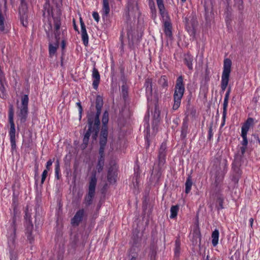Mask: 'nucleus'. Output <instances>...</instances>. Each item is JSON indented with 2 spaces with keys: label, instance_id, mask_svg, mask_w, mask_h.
I'll list each match as a JSON object with an SVG mask.
<instances>
[{
  "label": "nucleus",
  "instance_id": "1",
  "mask_svg": "<svg viewBox=\"0 0 260 260\" xmlns=\"http://www.w3.org/2000/svg\"><path fill=\"white\" fill-rule=\"evenodd\" d=\"M185 91L183 84V78L182 76L178 77L175 87V91L173 95L174 104L172 109L177 110L180 106L181 101Z\"/></svg>",
  "mask_w": 260,
  "mask_h": 260
},
{
  "label": "nucleus",
  "instance_id": "2",
  "mask_svg": "<svg viewBox=\"0 0 260 260\" xmlns=\"http://www.w3.org/2000/svg\"><path fill=\"white\" fill-rule=\"evenodd\" d=\"M156 3L160 14L164 21V27L165 35L167 37L171 38L172 37V25L170 21L168 20L169 17L165 10L163 0H156Z\"/></svg>",
  "mask_w": 260,
  "mask_h": 260
},
{
  "label": "nucleus",
  "instance_id": "3",
  "mask_svg": "<svg viewBox=\"0 0 260 260\" xmlns=\"http://www.w3.org/2000/svg\"><path fill=\"white\" fill-rule=\"evenodd\" d=\"M14 109L12 105H10L9 109L8 120L10 124V128L9 132L10 136V143L11 146V150H14L16 147V129L15 124L13 120L14 117Z\"/></svg>",
  "mask_w": 260,
  "mask_h": 260
},
{
  "label": "nucleus",
  "instance_id": "4",
  "mask_svg": "<svg viewBox=\"0 0 260 260\" xmlns=\"http://www.w3.org/2000/svg\"><path fill=\"white\" fill-rule=\"evenodd\" d=\"M95 107L96 109V113L94 114V112H91L87 115V121L90 123H93L95 125L100 124V121L99 117L101 113L102 108L103 106V101L102 98L98 95L95 101Z\"/></svg>",
  "mask_w": 260,
  "mask_h": 260
},
{
  "label": "nucleus",
  "instance_id": "5",
  "mask_svg": "<svg viewBox=\"0 0 260 260\" xmlns=\"http://www.w3.org/2000/svg\"><path fill=\"white\" fill-rule=\"evenodd\" d=\"M231 66L232 61L230 59L226 58L224 60L223 70L221 81V89L222 92L225 90L229 83Z\"/></svg>",
  "mask_w": 260,
  "mask_h": 260
},
{
  "label": "nucleus",
  "instance_id": "6",
  "mask_svg": "<svg viewBox=\"0 0 260 260\" xmlns=\"http://www.w3.org/2000/svg\"><path fill=\"white\" fill-rule=\"evenodd\" d=\"M87 124L88 128L84 136L83 143L81 144V148L82 149H84L87 147L91 133H94L92 136V138L93 139H96L99 132V125H95L93 123H90L89 121H88Z\"/></svg>",
  "mask_w": 260,
  "mask_h": 260
},
{
  "label": "nucleus",
  "instance_id": "7",
  "mask_svg": "<svg viewBox=\"0 0 260 260\" xmlns=\"http://www.w3.org/2000/svg\"><path fill=\"white\" fill-rule=\"evenodd\" d=\"M96 182L97 179L96 178V173L93 172L92 174V176L89 181L88 193L84 199V203L87 206L90 205L92 203V199L95 195Z\"/></svg>",
  "mask_w": 260,
  "mask_h": 260
},
{
  "label": "nucleus",
  "instance_id": "8",
  "mask_svg": "<svg viewBox=\"0 0 260 260\" xmlns=\"http://www.w3.org/2000/svg\"><path fill=\"white\" fill-rule=\"evenodd\" d=\"M21 104L19 107L20 111L18 114L20 122L23 123L25 122L28 115V105L29 98L27 94H25L21 97Z\"/></svg>",
  "mask_w": 260,
  "mask_h": 260
},
{
  "label": "nucleus",
  "instance_id": "9",
  "mask_svg": "<svg viewBox=\"0 0 260 260\" xmlns=\"http://www.w3.org/2000/svg\"><path fill=\"white\" fill-rule=\"evenodd\" d=\"M21 5L19 8V14L20 16V20L22 25L26 27L28 22L27 21V6L26 3V0H20Z\"/></svg>",
  "mask_w": 260,
  "mask_h": 260
},
{
  "label": "nucleus",
  "instance_id": "10",
  "mask_svg": "<svg viewBox=\"0 0 260 260\" xmlns=\"http://www.w3.org/2000/svg\"><path fill=\"white\" fill-rule=\"evenodd\" d=\"M186 28L190 36L196 34V28L198 25V21L196 18L192 17L191 19L185 18Z\"/></svg>",
  "mask_w": 260,
  "mask_h": 260
},
{
  "label": "nucleus",
  "instance_id": "11",
  "mask_svg": "<svg viewBox=\"0 0 260 260\" xmlns=\"http://www.w3.org/2000/svg\"><path fill=\"white\" fill-rule=\"evenodd\" d=\"M127 15L128 16H135L139 14V8L137 2L135 0H127Z\"/></svg>",
  "mask_w": 260,
  "mask_h": 260
},
{
  "label": "nucleus",
  "instance_id": "12",
  "mask_svg": "<svg viewBox=\"0 0 260 260\" xmlns=\"http://www.w3.org/2000/svg\"><path fill=\"white\" fill-rule=\"evenodd\" d=\"M240 161L238 159H234V162L232 165V169L234 172L236 174V177L234 179V181L237 183L238 181V178L241 174V171L240 169Z\"/></svg>",
  "mask_w": 260,
  "mask_h": 260
},
{
  "label": "nucleus",
  "instance_id": "13",
  "mask_svg": "<svg viewBox=\"0 0 260 260\" xmlns=\"http://www.w3.org/2000/svg\"><path fill=\"white\" fill-rule=\"evenodd\" d=\"M84 211L81 209L78 211L71 220V223L74 226H77L82 221L84 215Z\"/></svg>",
  "mask_w": 260,
  "mask_h": 260
},
{
  "label": "nucleus",
  "instance_id": "14",
  "mask_svg": "<svg viewBox=\"0 0 260 260\" xmlns=\"http://www.w3.org/2000/svg\"><path fill=\"white\" fill-rule=\"evenodd\" d=\"M80 25L82 40L83 41V44L85 46H87L88 44V36L86 31L85 25L84 22L82 20L81 18H80Z\"/></svg>",
  "mask_w": 260,
  "mask_h": 260
},
{
  "label": "nucleus",
  "instance_id": "15",
  "mask_svg": "<svg viewBox=\"0 0 260 260\" xmlns=\"http://www.w3.org/2000/svg\"><path fill=\"white\" fill-rule=\"evenodd\" d=\"M188 119L186 117L183 119L181 129V138L185 139L188 133Z\"/></svg>",
  "mask_w": 260,
  "mask_h": 260
},
{
  "label": "nucleus",
  "instance_id": "16",
  "mask_svg": "<svg viewBox=\"0 0 260 260\" xmlns=\"http://www.w3.org/2000/svg\"><path fill=\"white\" fill-rule=\"evenodd\" d=\"M92 76L93 79V87L94 89H97L100 81V75L99 71L95 68L93 69Z\"/></svg>",
  "mask_w": 260,
  "mask_h": 260
},
{
  "label": "nucleus",
  "instance_id": "17",
  "mask_svg": "<svg viewBox=\"0 0 260 260\" xmlns=\"http://www.w3.org/2000/svg\"><path fill=\"white\" fill-rule=\"evenodd\" d=\"M253 124V119L252 118H248L244 123L241 128L242 134H247L248 131L250 127Z\"/></svg>",
  "mask_w": 260,
  "mask_h": 260
},
{
  "label": "nucleus",
  "instance_id": "18",
  "mask_svg": "<svg viewBox=\"0 0 260 260\" xmlns=\"http://www.w3.org/2000/svg\"><path fill=\"white\" fill-rule=\"evenodd\" d=\"M30 216L28 217L27 225L26 228V234L28 240L30 243L34 241L33 237L31 236V232L33 229V225L29 219Z\"/></svg>",
  "mask_w": 260,
  "mask_h": 260
},
{
  "label": "nucleus",
  "instance_id": "19",
  "mask_svg": "<svg viewBox=\"0 0 260 260\" xmlns=\"http://www.w3.org/2000/svg\"><path fill=\"white\" fill-rule=\"evenodd\" d=\"M167 149V145L165 143H162L160 147L159 150L158 158L159 161L163 162L165 159L166 151Z\"/></svg>",
  "mask_w": 260,
  "mask_h": 260
},
{
  "label": "nucleus",
  "instance_id": "20",
  "mask_svg": "<svg viewBox=\"0 0 260 260\" xmlns=\"http://www.w3.org/2000/svg\"><path fill=\"white\" fill-rule=\"evenodd\" d=\"M110 7L108 0H103V8H102V14L103 17H107L110 13Z\"/></svg>",
  "mask_w": 260,
  "mask_h": 260
},
{
  "label": "nucleus",
  "instance_id": "21",
  "mask_svg": "<svg viewBox=\"0 0 260 260\" xmlns=\"http://www.w3.org/2000/svg\"><path fill=\"white\" fill-rule=\"evenodd\" d=\"M193 60V56L189 54H186L184 55V61L186 65L187 66L188 68L192 70L193 69L192 67V61Z\"/></svg>",
  "mask_w": 260,
  "mask_h": 260
},
{
  "label": "nucleus",
  "instance_id": "22",
  "mask_svg": "<svg viewBox=\"0 0 260 260\" xmlns=\"http://www.w3.org/2000/svg\"><path fill=\"white\" fill-rule=\"evenodd\" d=\"M54 28H55V37L56 40H58V39H59V32H58L59 29H60L61 23L59 20L58 19H54Z\"/></svg>",
  "mask_w": 260,
  "mask_h": 260
},
{
  "label": "nucleus",
  "instance_id": "23",
  "mask_svg": "<svg viewBox=\"0 0 260 260\" xmlns=\"http://www.w3.org/2000/svg\"><path fill=\"white\" fill-rule=\"evenodd\" d=\"M105 154H100L98 162L96 166V170L99 173H100L103 169L105 161Z\"/></svg>",
  "mask_w": 260,
  "mask_h": 260
},
{
  "label": "nucleus",
  "instance_id": "24",
  "mask_svg": "<svg viewBox=\"0 0 260 260\" xmlns=\"http://www.w3.org/2000/svg\"><path fill=\"white\" fill-rule=\"evenodd\" d=\"M219 234V231L217 229H215L212 233V244L214 247L218 244Z\"/></svg>",
  "mask_w": 260,
  "mask_h": 260
},
{
  "label": "nucleus",
  "instance_id": "25",
  "mask_svg": "<svg viewBox=\"0 0 260 260\" xmlns=\"http://www.w3.org/2000/svg\"><path fill=\"white\" fill-rule=\"evenodd\" d=\"M107 142V138H100V149H99V154L103 155L104 153V150L105 146Z\"/></svg>",
  "mask_w": 260,
  "mask_h": 260
},
{
  "label": "nucleus",
  "instance_id": "26",
  "mask_svg": "<svg viewBox=\"0 0 260 260\" xmlns=\"http://www.w3.org/2000/svg\"><path fill=\"white\" fill-rule=\"evenodd\" d=\"M145 86L146 87V92L151 95L152 93V82L151 79L147 78L146 79Z\"/></svg>",
  "mask_w": 260,
  "mask_h": 260
},
{
  "label": "nucleus",
  "instance_id": "27",
  "mask_svg": "<svg viewBox=\"0 0 260 260\" xmlns=\"http://www.w3.org/2000/svg\"><path fill=\"white\" fill-rule=\"evenodd\" d=\"M179 209V206L178 205L172 206L170 209L171 214L170 217L171 219L175 218L178 214Z\"/></svg>",
  "mask_w": 260,
  "mask_h": 260
},
{
  "label": "nucleus",
  "instance_id": "28",
  "mask_svg": "<svg viewBox=\"0 0 260 260\" xmlns=\"http://www.w3.org/2000/svg\"><path fill=\"white\" fill-rule=\"evenodd\" d=\"M59 40V39H58V40H56V43L54 45H53L52 44H49V51L50 56L53 55L55 53L57 48L58 47Z\"/></svg>",
  "mask_w": 260,
  "mask_h": 260
},
{
  "label": "nucleus",
  "instance_id": "29",
  "mask_svg": "<svg viewBox=\"0 0 260 260\" xmlns=\"http://www.w3.org/2000/svg\"><path fill=\"white\" fill-rule=\"evenodd\" d=\"M246 149L247 147L241 146L239 150L238 151L235 159L241 160L242 157H243L246 151Z\"/></svg>",
  "mask_w": 260,
  "mask_h": 260
},
{
  "label": "nucleus",
  "instance_id": "30",
  "mask_svg": "<svg viewBox=\"0 0 260 260\" xmlns=\"http://www.w3.org/2000/svg\"><path fill=\"white\" fill-rule=\"evenodd\" d=\"M231 88L229 87L226 92L224 98V101L223 104V109H227L228 105V102H229V99L230 94L231 92Z\"/></svg>",
  "mask_w": 260,
  "mask_h": 260
},
{
  "label": "nucleus",
  "instance_id": "31",
  "mask_svg": "<svg viewBox=\"0 0 260 260\" xmlns=\"http://www.w3.org/2000/svg\"><path fill=\"white\" fill-rule=\"evenodd\" d=\"M192 185V182L190 176L187 177L185 182V192L188 193Z\"/></svg>",
  "mask_w": 260,
  "mask_h": 260
},
{
  "label": "nucleus",
  "instance_id": "32",
  "mask_svg": "<svg viewBox=\"0 0 260 260\" xmlns=\"http://www.w3.org/2000/svg\"><path fill=\"white\" fill-rule=\"evenodd\" d=\"M158 84L162 87L166 88L168 86L167 77L165 76H161L158 80Z\"/></svg>",
  "mask_w": 260,
  "mask_h": 260
},
{
  "label": "nucleus",
  "instance_id": "33",
  "mask_svg": "<svg viewBox=\"0 0 260 260\" xmlns=\"http://www.w3.org/2000/svg\"><path fill=\"white\" fill-rule=\"evenodd\" d=\"M109 121V114L107 111H105L103 113V117H102V123L103 126H107V124Z\"/></svg>",
  "mask_w": 260,
  "mask_h": 260
},
{
  "label": "nucleus",
  "instance_id": "34",
  "mask_svg": "<svg viewBox=\"0 0 260 260\" xmlns=\"http://www.w3.org/2000/svg\"><path fill=\"white\" fill-rule=\"evenodd\" d=\"M0 97L2 99H5L6 97V90L2 83V80H0Z\"/></svg>",
  "mask_w": 260,
  "mask_h": 260
},
{
  "label": "nucleus",
  "instance_id": "35",
  "mask_svg": "<svg viewBox=\"0 0 260 260\" xmlns=\"http://www.w3.org/2000/svg\"><path fill=\"white\" fill-rule=\"evenodd\" d=\"M60 172V165L59 161L58 160H57L55 162V177L57 179H59V173Z\"/></svg>",
  "mask_w": 260,
  "mask_h": 260
},
{
  "label": "nucleus",
  "instance_id": "36",
  "mask_svg": "<svg viewBox=\"0 0 260 260\" xmlns=\"http://www.w3.org/2000/svg\"><path fill=\"white\" fill-rule=\"evenodd\" d=\"M107 178L108 180L111 183L115 182V175L112 173L110 169L108 171Z\"/></svg>",
  "mask_w": 260,
  "mask_h": 260
},
{
  "label": "nucleus",
  "instance_id": "37",
  "mask_svg": "<svg viewBox=\"0 0 260 260\" xmlns=\"http://www.w3.org/2000/svg\"><path fill=\"white\" fill-rule=\"evenodd\" d=\"M108 137V128L107 126H103L100 134V138H106Z\"/></svg>",
  "mask_w": 260,
  "mask_h": 260
},
{
  "label": "nucleus",
  "instance_id": "38",
  "mask_svg": "<svg viewBox=\"0 0 260 260\" xmlns=\"http://www.w3.org/2000/svg\"><path fill=\"white\" fill-rule=\"evenodd\" d=\"M241 137H242L243 140L241 142V144L242 146L247 147L248 144V140L247 138V134H242Z\"/></svg>",
  "mask_w": 260,
  "mask_h": 260
},
{
  "label": "nucleus",
  "instance_id": "39",
  "mask_svg": "<svg viewBox=\"0 0 260 260\" xmlns=\"http://www.w3.org/2000/svg\"><path fill=\"white\" fill-rule=\"evenodd\" d=\"M180 242L179 240H176L175 241V253L176 255H177L179 253L180 251Z\"/></svg>",
  "mask_w": 260,
  "mask_h": 260
},
{
  "label": "nucleus",
  "instance_id": "40",
  "mask_svg": "<svg viewBox=\"0 0 260 260\" xmlns=\"http://www.w3.org/2000/svg\"><path fill=\"white\" fill-rule=\"evenodd\" d=\"M226 113H227V109H223V112H222V121L221 124V127H223L225 122V119L226 116Z\"/></svg>",
  "mask_w": 260,
  "mask_h": 260
},
{
  "label": "nucleus",
  "instance_id": "41",
  "mask_svg": "<svg viewBox=\"0 0 260 260\" xmlns=\"http://www.w3.org/2000/svg\"><path fill=\"white\" fill-rule=\"evenodd\" d=\"M216 203L218 204V205L217 206L218 210L223 208V199L221 198H218L216 201Z\"/></svg>",
  "mask_w": 260,
  "mask_h": 260
},
{
  "label": "nucleus",
  "instance_id": "42",
  "mask_svg": "<svg viewBox=\"0 0 260 260\" xmlns=\"http://www.w3.org/2000/svg\"><path fill=\"white\" fill-rule=\"evenodd\" d=\"M149 6L151 11V12L152 13V15L154 14H155L156 13V10L155 8V5L153 1H151L149 3Z\"/></svg>",
  "mask_w": 260,
  "mask_h": 260
},
{
  "label": "nucleus",
  "instance_id": "43",
  "mask_svg": "<svg viewBox=\"0 0 260 260\" xmlns=\"http://www.w3.org/2000/svg\"><path fill=\"white\" fill-rule=\"evenodd\" d=\"M47 174H48V171L47 170H44V171L43 172V173L42 174V178H41V184H43L46 178V177L47 176Z\"/></svg>",
  "mask_w": 260,
  "mask_h": 260
},
{
  "label": "nucleus",
  "instance_id": "44",
  "mask_svg": "<svg viewBox=\"0 0 260 260\" xmlns=\"http://www.w3.org/2000/svg\"><path fill=\"white\" fill-rule=\"evenodd\" d=\"M212 125L213 124H211L210 125V127L209 128V131H208V140H210L213 135V133L212 132Z\"/></svg>",
  "mask_w": 260,
  "mask_h": 260
},
{
  "label": "nucleus",
  "instance_id": "45",
  "mask_svg": "<svg viewBox=\"0 0 260 260\" xmlns=\"http://www.w3.org/2000/svg\"><path fill=\"white\" fill-rule=\"evenodd\" d=\"M76 105L78 106V109H79V117H80V119H81V116H82V111H83L82 107L81 104V103L80 102H77L76 103Z\"/></svg>",
  "mask_w": 260,
  "mask_h": 260
},
{
  "label": "nucleus",
  "instance_id": "46",
  "mask_svg": "<svg viewBox=\"0 0 260 260\" xmlns=\"http://www.w3.org/2000/svg\"><path fill=\"white\" fill-rule=\"evenodd\" d=\"M132 249L131 250V254L129 255L131 257L129 260H137L138 254L136 252H132Z\"/></svg>",
  "mask_w": 260,
  "mask_h": 260
},
{
  "label": "nucleus",
  "instance_id": "47",
  "mask_svg": "<svg viewBox=\"0 0 260 260\" xmlns=\"http://www.w3.org/2000/svg\"><path fill=\"white\" fill-rule=\"evenodd\" d=\"M92 17L97 22L99 21L100 17L98 12H93L92 13Z\"/></svg>",
  "mask_w": 260,
  "mask_h": 260
},
{
  "label": "nucleus",
  "instance_id": "48",
  "mask_svg": "<svg viewBox=\"0 0 260 260\" xmlns=\"http://www.w3.org/2000/svg\"><path fill=\"white\" fill-rule=\"evenodd\" d=\"M53 160H52L51 159H49L47 162V164H46V169L48 171L50 170V167L52 166V163H53Z\"/></svg>",
  "mask_w": 260,
  "mask_h": 260
},
{
  "label": "nucleus",
  "instance_id": "49",
  "mask_svg": "<svg viewBox=\"0 0 260 260\" xmlns=\"http://www.w3.org/2000/svg\"><path fill=\"white\" fill-rule=\"evenodd\" d=\"M153 117L156 120H158V118L159 117V112L155 110L154 113Z\"/></svg>",
  "mask_w": 260,
  "mask_h": 260
},
{
  "label": "nucleus",
  "instance_id": "50",
  "mask_svg": "<svg viewBox=\"0 0 260 260\" xmlns=\"http://www.w3.org/2000/svg\"><path fill=\"white\" fill-rule=\"evenodd\" d=\"M209 71L207 69L206 70V76H205V80L206 81H208L209 80Z\"/></svg>",
  "mask_w": 260,
  "mask_h": 260
},
{
  "label": "nucleus",
  "instance_id": "51",
  "mask_svg": "<svg viewBox=\"0 0 260 260\" xmlns=\"http://www.w3.org/2000/svg\"><path fill=\"white\" fill-rule=\"evenodd\" d=\"M15 222H16V219L15 218H13V226H14V230L15 231Z\"/></svg>",
  "mask_w": 260,
  "mask_h": 260
},
{
  "label": "nucleus",
  "instance_id": "52",
  "mask_svg": "<svg viewBox=\"0 0 260 260\" xmlns=\"http://www.w3.org/2000/svg\"><path fill=\"white\" fill-rule=\"evenodd\" d=\"M253 219L252 218H251L250 219H249V222H250V226L251 227H252V225H253Z\"/></svg>",
  "mask_w": 260,
  "mask_h": 260
},
{
  "label": "nucleus",
  "instance_id": "53",
  "mask_svg": "<svg viewBox=\"0 0 260 260\" xmlns=\"http://www.w3.org/2000/svg\"><path fill=\"white\" fill-rule=\"evenodd\" d=\"M64 46H65V43H64V41H62V42H61V47H62V48L63 49L64 48Z\"/></svg>",
  "mask_w": 260,
  "mask_h": 260
},
{
  "label": "nucleus",
  "instance_id": "54",
  "mask_svg": "<svg viewBox=\"0 0 260 260\" xmlns=\"http://www.w3.org/2000/svg\"><path fill=\"white\" fill-rule=\"evenodd\" d=\"M2 2L4 3V7L5 8L6 7V0H1Z\"/></svg>",
  "mask_w": 260,
  "mask_h": 260
},
{
  "label": "nucleus",
  "instance_id": "55",
  "mask_svg": "<svg viewBox=\"0 0 260 260\" xmlns=\"http://www.w3.org/2000/svg\"><path fill=\"white\" fill-rule=\"evenodd\" d=\"M74 28H75V29L76 30H78V29H77V26L76 25V24H74Z\"/></svg>",
  "mask_w": 260,
  "mask_h": 260
},
{
  "label": "nucleus",
  "instance_id": "56",
  "mask_svg": "<svg viewBox=\"0 0 260 260\" xmlns=\"http://www.w3.org/2000/svg\"><path fill=\"white\" fill-rule=\"evenodd\" d=\"M35 169H36V172H37L38 171V166H36Z\"/></svg>",
  "mask_w": 260,
  "mask_h": 260
},
{
  "label": "nucleus",
  "instance_id": "57",
  "mask_svg": "<svg viewBox=\"0 0 260 260\" xmlns=\"http://www.w3.org/2000/svg\"><path fill=\"white\" fill-rule=\"evenodd\" d=\"M124 88H125L124 86H122V89L123 90H124Z\"/></svg>",
  "mask_w": 260,
  "mask_h": 260
},
{
  "label": "nucleus",
  "instance_id": "58",
  "mask_svg": "<svg viewBox=\"0 0 260 260\" xmlns=\"http://www.w3.org/2000/svg\"><path fill=\"white\" fill-rule=\"evenodd\" d=\"M205 260H209V256H207Z\"/></svg>",
  "mask_w": 260,
  "mask_h": 260
},
{
  "label": "nucleus",
  "instance_id": "59",
  "mask_svg": "<svg viewBox=\"0 0 260 260\" xmlns=\"http://www.w3.org/2000/svg\"><path fill=\"white\" fill-rule=\"evenodd\" d=\"M182 2H185L186 0H181Z\"/></svg>",
  "mask_w": 260,
  "mask_h": 260
},
{
  "label": "nucleus",
  "instance_id": "60",
  "mask_svg": "<svg viewBox=\"0 0 260 260\" xmlns=\"http://www.w3.org/2000/svg\"><path fill=\"white\" fill-rule=\"evenodd\" d=\"M26 218H27L28 215H27V213H26Z\"/></svg>",
  "mask_w": 260,
  "mask_h": 260
}]
</instances>
